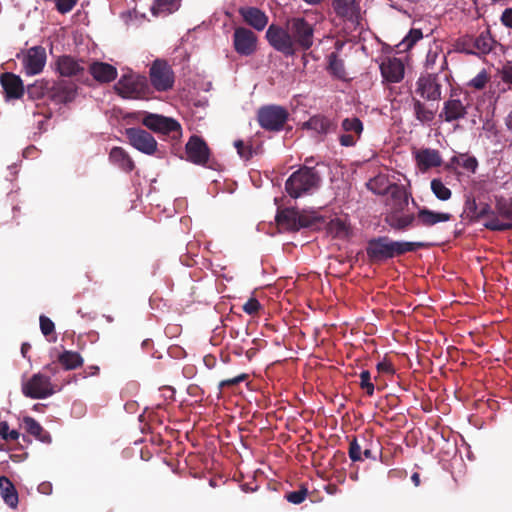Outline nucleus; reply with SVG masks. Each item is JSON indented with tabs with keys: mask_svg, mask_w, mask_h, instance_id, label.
<instances>
[{
	"mask_svg": "<svg viewBox=\"0 0 512 512\" xmlns=\"http://www.w3.org/2000/svg\"><path fill=\"white\" fill-rule=\"evenodd\" d=\"M381 75L389 83H398L404 77V64L401 59L387 57L380 64Z\"/></svg>",
	"mask_w": 512,
	"mask_h": 512,
	"instance_id": "nucleus-20",
	"label": "nucleus"
},
{
	"mask_svg": "<svg viewBox=\"0 0 512 512\" xmlns=\"http://www.w3.org/2000/svg\"><path fill=\"white\" fill-rule=\"evenodd\" d=\"M303 128L312 130L320 135H326L330 132H335L337 124L334 120L325 115H314L308 121L303 123Z\"/></svg>",
	"mask_w": 512,
	"mask_h": 512,
	"instance_id": "nucleus-27",
	"label": "nucleus"
},
{
	"mask_svg": "<svg viewBox=\"0 0 512 512\" xmlns=\"http://www.w3.org/2000/svg\"><path fill=\"white\" fill-rule=\"evenodd\" d=\"M38 490L40 493L49 494L51 493L52 486L49 482H43L39 485Z\"/></svg>",
	"mask_w": 512,
	"mask_h": 512,
	"instance_id": "nucleus-60",
	"label": "nucleus"
},
{
	"mask_svg": "<svg viewBox=\"0 0 512 512\" xmlns=\"http://www.w3.org/2000/svg\"><path fill=\"white\" fill-rule=\"evenodd\" d=\"M461 51L469 55H476V51L473 49L472 44L470 43V39L465 40L462 43Z\"/></svg>",
	"mask_w": 512,
	"mask_h": 512,
	"instance_id": "nucleus-57",
	"label": "nucleus"
},
{
	"mask_svg": "<svg viewBox=\"0 0 512 512\" xmlns=\"http://www.w3.org/2000/svg\"><path fill=\"white\" fill-rule=\"evenodd\" d=\"M460 167L465 169L470 173H475L478 168V161L474 156H469L468 154H461Z\"/></svg>",
	"mask_w": 512,
	"mask_h": 512,
	"instance_id": "nucleus-47",
	"label": "nucleus"
},
{
	"mask_svg": "<svg viewBox=\"0 0 512 512\" xmlns=\"http://www.w3.org/2000/svg\"><path fill=\"white\" fill-rule=\"evenodd\" d=\"M289 117L287 109L278 105L262 106L257 111V121L261 128L270 132H279Z\"/></svg>",
	"mask_w": 512,
	"mask_h": 512,
	"instance_id": "nucleus-7",
	"label": "nucleus"
},
{
	"mask_svg": "<svg viewBox=\"0 0 512 512\" xmlns=\"http://www.w3.org/2000/svg\"><path fill=\"white\" fill-rule=\"evenodd\" d=\"M426 247L423 242L394 241L389 238V259Z\"/></svg>",
	"mask_w": 512,
	"mask_h": 512,
	"instance_id": "nucleus-32",
	"label": "nucleus"
},
{
	"mask_svg": "<svg viewBox=\"0 0 512 512\" xmlns=\"http://www.w3.org/2000/svg\"><path fill=\"white\" fill-rule=\"evenodd\" d=\"M149 78L155 90L164 92L173 87L174 72L165 60L156 59L150 69Z\"/></svg>",
	"mask_w": 512,
	"mask_h": 512,
	"instance_id": "nucleus-9",
	"label": "nucleus"
},
{
	"mask_svg": "<svg viewBox=\"0 0 512 512\" xmlns=\"http://www.w3.org/2000/svg\"><path fill=\"white\" fill-rule=\"evenodd\" d=\"M23 427L28 434L34 436L37 440L47 444L51 443L50 434L34 418L25 416L23 418Z\"/></svg>",
	"mask_w": 512,
	"mask_h": 512,
	"instance_id": "nucleus-33",
	"label": "nucleus"
},
{
	"mask_svg": "<svg viewBox=\"0 0 512 512\" xmlns=\"http://www.w3.org/2000/svg\"><path fill=\"white\" fill-rule=\"evenodd\" d=\"M461 154L459 155H456V156H453L449 163L447 164V168L450 169V168H454L455 166H459L460 165V161H461Z\"/></svg>",
	"mask_w": 512,
	"mask_h": 512,
	"instance_id": "nucleus-61",
	"label": "nucleus"
},
{
	"mask_svg": "<svg viewBox=\"0 0 512 512\" xmlns=\"http://www.w3.org/2000/svg\"><path fill=\"white\" fill-rule=\"evenodd\" d=\"M234 146L239 156L244 160H249L253 156V149L251 146L246 145L242 140H236Z\"/></svg>",
	"mask_w": 512,
	"mask_h": 512,
	"instance_id": "nucleus-49",
	"label": "nucleus"
},
{
	"mask_svg": "<svg viewBox=\"0 0 512 512\" xmlns=\"http://www.w3.org/2000/svg\"><path fill=\"white\" fill-rule=\"evenodd\" d=\"M470 43L472 44L473 49L476 51V55L488 54L492 49V39L486 33H481L476 38H471Z\"/></svg>",
	"mask_w": 512,
	"mask_h": 512,
	"instance_id": "nucleus-39",
	"label": "nucleus"
},
{
	"mask_svg": "<svg viewBox=\"0 0 512 512\" xmlns=\"http://www.w3.org/2000/svg\"><path fill=\"white\" fill-rule=\"evenodd\" d=\"M109 160L126 173H130L135 168L134 161L122 147H113L109 153Z\"/></svg>",
	"mask_w": 512,
	"mask_h": 512,
	"instance_id": "nucleus-30",
	"label": "nucleus"
},
{
	"mask_svg": "<svg viewBox=\"0 0 512 512\" xmlns=\"http://www.w3.org/2000/svg\"><path fill=\"white\" fill-rule=\"evenodd\" d=\"M248 378V375L245 373L239 374L238 376H235L230 379L222 380L219 383V390L222 391L226 387H233L238 385L239 383L245 381Z\"/></svg>",
	"mask_w": 512,
	"mask_h": 512,
	"instance_id": "nucleus-51",
	"label": "nucleus"
},
{
	"mask_svg": "<svg viewBox=\"0 0 512 512\" xmlns=\"http://www.w3.org/2000/svg\"><path fill=\"white\" fill-rule=\"evenodd\" d=\"M187 160L195 165L204 166L209 160L210 149L199 136L192 135L185 146Z\"/></svg>",
	"mask_w": 512,
	"mask_h": 512,
	"instance_id": "nucleus-14",
	"label": "nucleus"
},
{
	"mask_svg": "<svg viewBox=\"0 0 512 512\" xmlns=\"http://www.w3.org/2000/svg\"><path fill=\"white\" fill-rule=\"evenodd\" d=\"M308 495V489L305 485H301L300 488L296 491H291L285 495V498L288 502L292 504H301L304 502Z\"/></svg>",
	"mask_w": 512,
	"mask_h": 512,
	"instance_id": "nucleus-42",
	"label": "nucleus"
},
{
	"mask_svg": "<svg viewBox=\"0 0 512 512\" xmlns=\"http://www.w3.org/2000/svg\"><path fill=\"white\" fill-rule=\"evenodd\" d=\"M504 123H505L507 130L512 132V110L505 117Z\"/></svg>",
	"mask_w": 512,
	"mask_h": 512,
	"instance_id": "nucleus-63",
	"label": "nucleus"
},
{
	"mask_svg": "<svg viewBox=\"0 0 512 512\" xmlns=\"http://www.w3.org/2000/svg\"><path fill=\"white\" fill-rule=\"evenodd\" d=\"M501 79L503 82L512 85V64L503 66L501 70Z\"/></svg>",
	"mask_w": 512,
	"mask_h": 512,
	"instance_id": "nucleus-54",
	"label": "nucleus"
},
{
	"mask_svg": "<svg viewBox=\"0 0 512 512\" xmlns=\"http://www.w3.org/2000/svg\"><path fill=\"white\" fill-rule=\"evenodd\" d=\"M0 495L9 507H17L19 501L17 490L6 476H0Z\"/></svg>",
	"mask_w": 512,
	"mask_h": 512,
	"instance_id": "nucleus-34",
	"label": "nucleus"
},
{
	"mask_svg": "<svg viewBox=\"0 0 512 512\" xmlns=\"http://www.w3.org/2000/svg\"><path fill=\"white\" fill-rule=\"evenodd\" d=\"M377 370L379 373L394 374L395 369L390 361L383 360L377 364Z\"/></svg>",
	"mask_w": 512,
	"mask_h": 512,
	"instance_id": "nucleus-53",
	"label": "nucleus"
},
{
	"mask_svg": "<svg viewBox=\"0 0 512 512\" xmlns=\"http://www.w3.org/2000/svg\"><path fill=\"white\" fill-rule=\"evenodd\" d=\"M50 84V81L42 79L28 85L26 90L28 97L33 100L41 99L43 97H47L49 99Z\"/></svg>",
	"mask_w": 512,
	"mask_h": 512,
	"instance_id": "nucleus-36",
	"label": "nucleus"
},
{
	"mask_svg": "<svg viewBox=\"0 0 512 512\" xmlns=\"http://www.w3.org/2000/svg\"><path fill=\"white\" fill-rule=\"evenodd\" d=\"M242 308L246 314L255 315L261 309V304L256 298L251 297L247 300V302L243 305Z\"/></svg>",
	"mask_w": 512,
	"mask_h": 512,
	"instance_id": "nucleus-52",
	"label": "nucleus"
},
{
	"mask_svg": "<svg viewBox=\"0 0 512 512\" xmlns=\"http://www.w3.org/2000/svg\"><path fill=\"white\" fill-rule=\"evenodd\" d=\"M125 136L129 144L138 151L146 155H154L156 153L158 143L148 131L139 127H131L125 130Z\"/></svg>",
	"mask_w": 512,
	"mask_h": 512,
	"instance_id": "nucleus-10",
	"label": "nucleus"
},
{
	"mask_svg": "<svg viewBox=\"0 0 512 512\" xmlns=\"http://www.w3.org/2000/svg\"><path fill=\"white\" fill-rule=\"evenodd\" d=\"M30 349H31V345H30L29 343H27V342H25V343H23V344L21 345V354H22V356H23L24 358H26V357H27V353H28V351H29Z\"/></svg>",
	"mask_w": 512,
	"mask_h": 512,
	"instance_id": "nucleus-64",
	"label": "nucleus"
},
{
	"mask_svg": "<svg viewBox=\"0 0 512 512\" xmlns=\"http://www.w3.org/2000/svg\"><path fill=\"white\" fill-rule=\"evenodd\" d=\"M0 83L7 99H19L24 94V84L20 76L5 72L0 76Z\"/></svg>",
	"mask_w": 512,
	"mask_h": 512,
	"instance_id": "nucleus-21",
	"label": "nucleus"
},
{
	"mask_svg": "<svg viewBox=\"0 0 512 512\" xmlns=\"http://www.w3.org/2000/svg\"><path fill=\"white\" fill-rule=\"evenodd\" d=\"M179 0H156L151 8L155 16L161 14H170L178 9Z\"/></svg>",
	"mask_w": 512,
	"mask_h": 512,
	"instance_id": "nucleus-40",
	"label": "nucleus"
},
{
	"mask_svg": "<svg viewBox=\"0 0 512 512\" xmlns=\"http://www.w3.org/2000/svg\"><path fill=\"white\" fill-rule=\"evenodd\" d=\"M115 90L122 98H147L150 88L145 76L136 74L123 75L115 85Z\"/></svg>",
	"mask_w": 512,
	"mask_h": 512,
	"instance_id": "nucleus-4",
	"label": "nucleus"
},
{
	"mask_svg": "<svg viewBox=\"0 0 512 512\" xmlns=\"http://www.w3.org/2000/svg\"><path fill=\"white\" fill-rule=\"evenodd\" d=\"M141 123L149 130L170 136L173 140H179L182 136L180 123L170 117L154 113H145Z\"/></svg>",
	"mask_w": 512,
	"mask_h": 512,
	"instance_id": "nucleus-6",
	"label": "nucleus"
},
{
	"mask_svg": "<svg viewBox=\"0 0 512 512\" xmlns=\"http://www.w3.org/2000/svg\"><path fill=\"white\" fill-rule=\"evenodd\" d=\"M22 393L31 399H45L53 395L55 390L49 376L36 373L22 383Z\"/></svg>",
	"mask_w": 512,
	"mask_h": 512,
	"instance_id": "nucleus-8",
	"label": "nucleus"
},
{
	"mask_svg": "<svg viewBox=\"0 0 512 512\" xmlns=\"http://www.w3.org/2000/svg\"><path fill=\"white\" fill-rule=\"evenodd\" d=\"M415 160L418 168L422 172L442 165V157L439 151L430 148H423L416 151Z\"/></svg>",
	"mask_w": 512,
	"mask_h": 512,
	"instance_id": "nucleus-25",
	"label": "nucleus"
},
{
	"mask_svg": "<svg viewBox=\"0 0 512 512\" xmlns=\"http://www.w3.org/2000/svg\"><path fill=\"white\" fill-rule=\"evenodd\" d=\"M297 214L298 210L295 208H284L278 210L275 220L279 227L286 231L296 232L297 227Z\"/></svg>",
	"mask_w": 512,
	"mask_h": 512,
	"instance_id": "nucleus-31",
	"label": "nucleus"
},
{
	"mask_svg": "<svg viewBox=\"0 0 512 512\" xmlns=\"http://www.w3.org/2000/svg\"><path fill=\"white\" fill-rule=\"evenodd\" d=\"M413 110L415 118L422 124L430 123L435 118V112L428 109L420 100H413Z\"/></svg>",
	"mask_w": 512,
	"mask_h": 512,
	"instance_id": "nucleus-38",
	"label": "nucleus"
},
{
	"mask_svg": "<svg viewBox=\"0 0 512 512\" xmlns=\"http://www.w3.org/2000/svg\"><path fill=\"white\" fill-rule=\"evenodd\" d=\"M77 85L70 80L52 81L50 84L49 100L55 104H68L76 98Z\"/></svg>",
	"mask_w": 512,
	"mask_h": 512,
	"instance_id": "nucleus-13",
	"label": "nucleus"
},
{
	"mask_svg": "<svg viewBox=\"0 0 512 512\" xmlns=\"http://www.w3.org/2000/svg\"><path fill=\"white\" fill-rule=\"evenodd\" d=\"M9 433V425L6 421L0 422V437L4 440H7V435Z\"/></svg>",
	"mask_w": 512,
	"mask_h": 512,
	"instance_id": "nucleus-59",
	"label": "nucleus"
},
{
	"mask_svg": "<svg viewBox=\"0 0 512 512\" xmlns=\"http://www.w3.org/2000/svg\"><path fill=\"white\" fill-rule=\"evenodd\" d=\"M423 34L420 29H411L406 37L403 39L402 44L406 49H411L420 39H422Z\"/></svg>",
	"mask_w": 512,
	"mask_h": 512,
	"instance_id": "nucleus-46",
	"label": "nucleus"
},
{
	"mask_svg": "<svg viewBox=\"0 0 512 512\" xmlns=\"http://www.w3.org/2000/svg\"><path fill=\"white\" fill-rule=\"evenodd\" d=\"M233 48L240 56L248 57L257 51L258 37L246 27H236L232 36Z\"/></svg>",
	"mask_w": 512,
	"mask_h": 512,
	"instance_id": "nucleus-11",
	"label": "nucleus"
},
{
	"mask_svg": "<svg viewBox=\"0 0 512 512\" xmlns=\"http://www.w3.org/2000/svg\"><path fill=\"white\" fill-rule=\"evenodd\" d=\"M489 80V75L485 70L478 73L473 79L470 80L469 86L476 90H482Z\"/></svg>",
	"mask_w": 512,
	"mask_h": 512,
	"instance_id": "nucleus-48",
	"label": "nucleus"
},
{
	"mask_svg": "<svg viewBox=\"0 0 512 512\" xmlns=\"http://www.w3.org/2000/svg\"><path fill=\"white\" fill-rule=\"evenodd\" d=\"M20 433L17 430H9L6 441H16L18 440Z\"/></svg>",
	"mask_w": 512,
	"mask_h": 512,
	"instance_id": "nucleus-62",
	"label": "nucleus"
},
{
	"mask_svg": "<svg viewBox=\"0 0 512 512\" xmlns=\"http://www.w3.org/2000/svg\"><path fill=\"white\" fill-rule=\"evenodd\" d=\"M332 7L340 18L351 22L359 18L360 6L357 0H332Z\"/></svg>",
	"mask_w": 512,
	"mask_h": 512,
	"instance_id": "nucleus-24",
	"label": "nucleus"
},
{
	"mask_svg": "<svg viewBox=\"0 0 512 512\" xmlns=\"http://www.w3.org/2000/svg\"><path fill=\"white\" fill-rule=\"evenodd\" d=\"M321 175L315 167L306 165L293 172L285 182V190L294 199L313 194L321 184Z\"/></svg>",
	"mask_w": 512,
	"mask_h": 512,
	"instance_id": "nucleus-2",
	"label": "nucleus"
},
{
	"mask_svg": "<svg viewBox=\"0 0 512 512\" xmlns=\"http://www.w3.org/2000/svg\"><path fill=\"white\" fill-rule=\"evenodd\" d=\"M89 72L96 81L101 83L112 82L117 77V69L105 62H93L89 67Z\"/></svg>",
	"mask_w": 512,
	"mask_h": 512,
	"instance_id": "nucleus-28",
	"label": "nucleus"
},
{
	"mask_svg": "<svg viewBox=\"0 0 512 512\" xmlns=\"http://www.w3.org/2000/svg\"><path fill=\"white\" fill-rule=\"evenodd\" d=\"M440 57L437 52L429 51L426 56L425 66L427 69H433L436 60Z\"/></svg>",
	"mask_w": 512,
	"mask_h": 512,
	"instance_id": "nucleus-55",
	"label": "nucleus"
},
{
	"mask_svg": "<svg viewBox=\"0 0 512 512\" xmlns=\"http://www.w3.org/2000/svg\"><path fill=\"white\" fill-rule=\"evenodd\" d=\"M344 132L339 136V143L343 147H354L360 140L364 131L363 122L356 116L344 118L341 122Z\"/></svg>",
	"mask_w": 512,
	"mask_h": 512,
	"instance_id": "nucleus-12",
	"label": "nucleus"
},
{
	"mask_svg": "<svg viewBox=\"0 0 512 512\" xmlns=\"http://www.w3.org/2000/svg\"><path fill=\"white\" fill-rule=\"evenodd\" d=\"M46 50L42 46H34L23 55L22 64L26 75H36L42 72L46 63Z\"/></svg>",
	"mask_w": 512,
	"mask_h": 512,
	"instance_id": "nucleus-15",
	"label": "nucleus"
},
{
	"mask_svg": "<svg viewBox=\"0 0 512 512\" xmlns=\"http://www.w3.org/2000/svg\"><path fill=\"white\" fill-rule=\"evenodd\" d=\"M319 221V218L314 215L307 214L305 212H299L297 214V227L298 231L301 228H309L315 225Z\"/></svg>",
	"mask_w": 512,
	"mask_h": 512,
	"instance_id": "nucleus-45",
	"label": "nucleus"
},
{
	"mask_svg": "<svg viewBox=\"0 0 512 512\" xmlns=\"http://www.w3.org/2000/svg\"><path fill=\"white\" fill-rule=\"evenodd\" d=\"M381 181V179L379 178H375L374 180H371L367 186L370 190H372L373 192L377 193V194H385L387 192V188H383V189H376L375 188V185L378 184V182Z\"/></svg>",
	"mask_w": 512,
	"mask_h": 512,
	"instance_id": "nucleus-56",
	"label": "nucleus"
},
{
	"mask_svg": "<svg viewBox=\"0 0 512 512\" xmlns=\"http://www.w3.org/2000/svg\"><path fill=\"white\" fill-rule=\"evenodd\" d=\"M490 231H507L512 229V198L496 197L493 215L483 223Z\"/></svg>",
	"mask_w": 512,
	"mask_h": 512,
	"instance_id": "nucleus-5",
	"label": "nucleus"
},
{
	"mask_svg": "<svg viewBox=\"0 0 512 512\" xmlns=\"http://www.w3.org/2000/svg\"><path fill=\"white\" fill-rule=\"evenodd\" d=\"M416 216V227H432L441 222H448L452 219V214L446 212H435L426 207L419 208Z\"/></svg>",
	"mask_w": 512,
	"mask_h": 512,
	"instance_id": "nucleus-23",
	"label": "nucleus"
},
{
	"mask_svg": "<svg viewBox=\"0 0 512 512\" xmlns=\"http://www.w3.org/2000/svg\"><path fill=\"white\" fill-rule=\"evenodd\" d=\"M348 455L352 462H362L366 459L363 456V450L356 441V437H353L349 443Z\"/></svg>",
	"mask_w": 512,
	"mask_h": 512,
	"instance_id": "nucleus-43",
	"label": "nucleus"
},
{
	"mask_svg": "<svg viewBox=\"0 0 512 512\" xmlns=\"http://www.w3.org/2000/svg\"><path fill=\"white\" fill-rule=\"evenodd\" d=\"M464 213L472 222H478L481 219L487 221L493 215V209L486 202L477 203L473 197H467L464 203Z\"/></svg>",
	"mask_w": 512,
	"mask_h": 512,
	"instance_id": "nucleus-19",
	"label": "nucleus"
},
{
	"mask_svg": "<svg viewBox=\"0 0 512 512\" xmlns=\"http://www.w3.org/2000/svg\"><path fill=\"white\" fill-rule=\"evenodd\" d=\"M360 448L363 450V456L366 459L376 461L378 456L381 455V446L378 440L373 438L372 434H362L356 437Z\"/></svg>",
	"mask_w": 512,
	"mask_h": 512,
	"instance_id": "nucleus-29",
	"label": "nucleus"
},
{
	"mask_svg": "<svg viewBox=\"0 0 512 512\" xmlns=\"http://www.w3.org/2000/svg\"><path fill=\"white\" fill-rule=\"evenodd\" d=\"M328 72L338 79H344L346 76V71L344 67V62L338 57L336 52H332L328 55Z\"/></svg>",
	"mask_w": 512,
	"mask_h": 512,
	"instance_id": "nucleus-37",
	"label": "nucleus"
},
{
	"mask_svg": "<svg viewBox=\"0 0 512 512\" xmlns=\"http://www.w3.org/2000/svg\"><path fill=\"white\" fill-rule=\"evenodd\" d=\"M389 237H375L367 242L366 254L371 263H381L389 259Z\"/></svg>",
	"mask_w": 512,
	"mask_h": 512,
	"instance_id": "nucleus-16",
	"label": "nucleus"
},
{
	"mask_svg": "<svg viewBox=\"0 0 512 512\" xmlns=\"http://www.w3.org/2000/svg\"><path fill=\"white\" fill-rule=\"evenodd\" d=\"M203 362L208 369H212L215 367L217 360L213 355H206L203 358Z\"/></svg>",
	"mask_w": 512,
	"mask_h": 512,
	"instance_id": "nucleus-58",
	"label": "nucleus"
},
{
	"mask_svg": "<svg viewBox=\"0 0 512 512\" xmlns=\"http://www.w3.org/2000/svg\"><path fill=\"white\" fill-rule=\"evenodd\" d=\"M238 13L242 17L243 21L256 31H263L269 21L268 15L257 7H240Z\"/></svg>",
	"mask_w": 512,
	"mask_h": 512,
	"instance_id": "nucleus-18",
	"label": "nucleus"
},
{
	"mask_svg": "<svg viewBox=\"0 0 512 512\" xmlns=\"http://www.w3.org/2000/svg\"><path fill=\"white\" fill-rule=\"evenodd\" d=\"M314 31L312 22L296 16L288 18L285 27L271 24L265 37L271 47L288 57L298 50H309L314 44Z\"/></svg>",
	"mask_w": 512,
	"mask_h": 512,
	"instance_id": "nucleus-1",
	"label": "nucleus"
},
{
	"mask_svg": "<svg viewBox=\"0 0 512 512\" xmlns=\"http://www.w3.org/2000/svg\"><path fill=\"white\" fill-rule=\"evenodd\" d=\"M467 109L468 105L463 104L461 100L450 98L444 102L439 116L445 122L451 123L464 119L468 114Z\"/></svg>",
	"mask_w": 512,
	"mask_h": 512,
	"instance_id": "nucleus-22",
	"label": "nucleus"
},
{
	"mask_svg": "<svg viewBox=\"0 0 512 512\" xmlns=\"http://www.w3.org/2000/svg\"><path fill=\"white\" fill-rule=\"evenodd\" d=\"M431 190L441 201H447L452 196L451 190L440 179H433L431 181Z\"/></svg>",
	"mask_w": 512,
	"mask_h": 512,
	"instance_id": "nucleus-41",
	"label": "nucleus"
},
{
	"mask_svg": "<svg viewBox=\"0 0 512 512\" xmlns=\"http://www.w3.org/2000/svg\"><path fill=\"white\" fill-rule=\"evenodd\" d=\"M40 329L44 336H49L55 331V325L53 321L45 315L40 316Z\"/></svg>",
	"mask_w": 512,
	"mask_h": 512,
	"instance_id": "nucleus-50",
	"label": "nucleus"
},
{
	"mask_svg": "<svg viewBox=\"0 0 512 512\" xmlns=\"http://www.w3.org/2000/svg\"><path fill=\"white\" fill-rule=\"evenodd\" d=\"M83 61H78L72 56L63 55L56 61V69L63 77H73L84 73Z\"/></svg>",
	"mask_w": 512,
	"mask_h": 512,
	"instance_id": "nucleus-26",
	"label": "nucleus"
},
{
	"mask_svg": "<svg viewBox=\"0 0 512 512\" xmlns=\"http://www.w3.org/2000/svg\"><path fill=\"white\" fill-rule=\"evenodd\" d=\"M391 196L395 200H399V207L393 208L385 216V223L393 230L404 232L412 227H416V216L414 213H401L404 207L408 205V198L405 192L398 189L394 185Z\"/></svg>",
	"mask_w": 512,
	"mask_h": 512,
	"instance_id": "nucleus-3",
	"label": "nucleus"
},
{
	"mask_svg": "<svg viewBox=\"0 0 512 512\" xmlns=\"http://www.w3.org/2000/svg\"><path fill=\"white\" fill-rule=\"evenodd\" d=\"M417 92L426 100H439L441 98V84L436 73H428L417 81Z\"/></svg>",
	"mask_w": 512,
	"mask_h": 512,
	"instance_id": "nucleus-17",
	"label": "nucleus"
},
{
	"mask_svg": "<svg viewBox=\"0 0 512 512\" xmlns=\"http://www.w3.org/2000/svg\"><path fill=\"white\" fill-rule=\"evenodd\" d=\"M359 385L361 389L365 390L368 396H372L374 394L375 385L372 382L371 374L368 370L361 371Z\"/></svg>",
	"mask_w": 512,
	"mask_h": 512,
	"instance_id": "nucleus-44",
	"label": "nucleus"
},
{
	"mask_svg": "<svg viewBox=\"0 0 512 512\" xmlns=\"http://www.w3.org/2000/svg\"><path fill=\"white\" fill-rule=\"evenodd\" d=\"M58 362L65 370H74L83 365V358L78 352L65 350L58 356Z\"/></svg>",
	"mask_w": 512,
	"mask_h": 512,
	"instance_id": "nucleus-35",
	"label": "nucleus"
}]
</instances>
